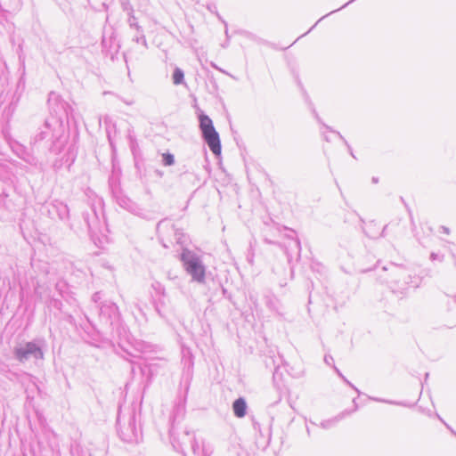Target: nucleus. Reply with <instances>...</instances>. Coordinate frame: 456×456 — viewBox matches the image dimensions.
<instances>
[{
	"instance_id": "nucleus-3",
	"label": "nucleus",
	"mask_w": 456,
	"mask_h": 456,
	"mask_svg": "<svg viewBox=\"0 0 456 456\" xmlns=\"http://www.w3.org/2000/svg\"><path fill=\"white\" fill-rule=\"evenodd\" d=\"M29 354L39 355L42 357V352L33 343H28L24 348H20L16 351V355L20 361L26 359Z\"/></svg>"
},
{
	"instance_id": "nucleus-2",
	"label": "nucleus",
	"mask_w": 456,
	"mask_h": 456,
	"mask_svg": "<svg viewBox=\"0 0 456 456\" xmlns=\"http://www.w3.org/2000/svg\"><path fill=\"white\" fill-rule=\"evenodd\" d=\"M181 259L183 262L185 270L192 276L193 280L198 282H203L205 279V267L200 263L199 257L185 249L181 255Z\"/></svg>"
},
{
	"instance_id": "nucleus-4",
	"label": "nucleus",
	"mask_w": 456,
	"mask_h": 456,
	"mask_svg": "<svg viewBox=\"0 0 456 456\" xmlns=\"http://www.w3.org/2000/svg\"><path fill=\"white\" fill-rule=\"evenodd\" d=\"M234 414L238 418H242L246 415L247 405L242 398L237 399L232 405Z\"/></svg>"
},
{
	"instance_id": "nucleus-5",
	"label": "nucleus",
	"mask_w": 456,
	"mask_h": 456,
	"mask_svg": "<svg viewBox=\"0 0 456 456\" xmlns=\"http://www.w3.org/2000/svg\"><path fill=\"white\" fill-rule=\"evenodd\" d=\"M183 72L180 69H175L173 74V82L175 85H179L183 80Z\"/></svg>"
},
{
	"instance_id": "nucleus-1",
	"label": "nucleus",
	"mask_w": 456,
	"mask_h": 456,
	"mask_svg": "<svg viewBox=\"0 0 456 456\" xmlns=\"http://www.w3.org/2000/svg\"><path fill=\"white\" fill-rule=\"evenodd\" d=\"M200 127L201 129L203 137L208 145L211 151L220 156L222 152V147L220 142L219 134L213 126V122L207 115L200 116Z\"/></svg>"
},
{
	"instance_id": "nucleus-6",
	"label": "nucleus",
	"mask_w": 456,
	"mask_h": 456,
	"mask_svg": "<svg viewBox=\"0 0 456 456\" xmlns=\"http://www.w3.org/2000/svg\"><path fill=\"white\" fill-rule=\"evenodd\" d=\"M162 158L166 166H171L174 164V156L170 153H163Z\"/></svg>"
}]
</instances>
